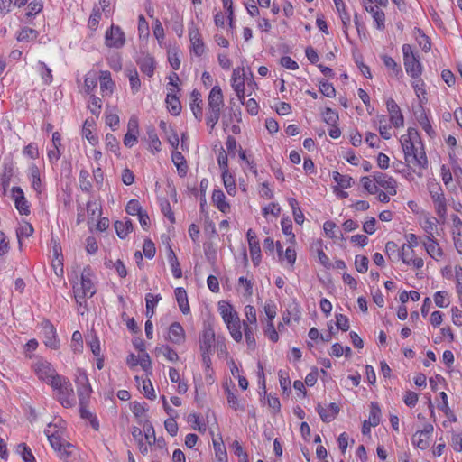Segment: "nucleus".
<instances>
[{
  "label": "nucleus",
  "mask_w": 462,
  "mask_h": 462,
  "mask_svg": "<svg viewBox=\"0 0 462 462\" xmlns=\"http://www.w3.org/2000/svg\"><path fill=\"white\" fill-rule=\"evenodd\" d=\"M79 377L78 382L81 384H88L84 386L82 390H79V412L80 416L83 419L91 420L94 416L93 414L87 409L86 402L89 396V393L91 392V388L88 384V379L87 374L84 371L79 370Z\"/></svg>",
  "instance_id": "obj_5"
},
{
  "label": "nucleus",
  "mask_w": 462,
  "mask_h": 462,
  "mask_svg": "<svg viewBox=\"0 0 462 462\" xmlns=\"http://www.w3.org/2000/svg\"><path fill=\"white\" fill-rule=\"evenodd\" d=\"M33 232H34L33 226L26 221L23 222L20 225V226L16 228V236L18 239V245H19L20 250L23 249L22 240L23 238H28L31 236H32Z\"/></svg>",
  "instance_id": "obj_27"
},
{
  "label": "nucleus",
  "mask_w": 462,
  "mask_h": 462,
  "mask_svg": "<svg viewBox=\"0 0 462 462\" xmlns=\"http://www.w3.org/2000/svg\"><path fill=\"white\" fill-rule=\"evenodd\" d=\"M386 106L392 125L396 128L403 126L404 118L397 103L393 98H389L386 101Z\"/></svg>",
  "instance_id": "obj_11"
},
{
  "label": "nucleus",
  "mask_w": 462,
  "mask_h": 462,
  "mask_svg": "<svg viewBox=\"0 0 462 462\" xmlns=\"http://www.w3.org/2000/svg\"><path fill=\"white\" fill-rule=\"evenodd\" d=\"M224 106V96L221 88L218 85L214 86L208 97L206 108V125L209 127L210 132L217 124Z\"/></svg>",
  "instance_id": "obj_1"
},
{
  "label": "nucleus",
  "mask_w": 462,
  "mask_h": 462,
  "mask_svg": "<svg viewBox=\"0 0 462 462\" xmlns=\"http://www.w3.org/2000/svg\"><path fill=\"white\" fill-rule=\"evenodd\" d=\"M192 101L190 103V109L195 116V118L200 122L203 117L202 112V100L200 98V93L194 89L191 93Z\"/></svg>",
  "instance_id": "obj_21"
},
{
  "label": "nucleus",
  "mask_w": 462,
  "mask_h": 462,
  "mask_svg": "<svg viewBox=\"0 0 462 462\" xmlns=\"http://www.w3.org/2000/svg\"><path fill=\"white\" fill-rule=\"evenodd\" d=\"M125 211L129 215L135 216L139 215L143 208L137 199H131L125 207Z\"/></svg>",
  "instance_id": "obj_62"
},
{
  "label": "nucleus",
  "mask_w": 462,
  "mask_h": 462,
  "mask_svg": "<svg viewBox=\"0 0 462 462\" xmlns=\"http://www.w3.org/2000/svg\"><path fill=\"white\" fill-rule=\"evenodd\" d=\"M125 43V35L118 25L112 24L105 33V44L108 48L120 49Z\"/></svg>",
  "instance_id": "obj_6"
},
{
  "label": "nucleus",
  "mask_w": 462,
  "mask_h": 462,
  "mask_svg": "<svg viewBox=\"0 0 462 462\" xmlns=\"http://www.w3.org/2000/svg\"><path fill=\"white\" fill-rule=\"evenodd\" d=\"M39 70L43 82L47 85L52 82L53 77L51 69L42 61H39Z\"/></svg>",
  "instance_id": "obj_50"
},
{
  "label": "nucleus",
  "mask_w": 462,
  "mask_h": 462,
  "mask_svg": "<svg viewBox=\"0 0 462 462\" xmlns=\"http://www.w3.org/2000/svg\"><path fill=\"white\" fill-rule=\"evenodd\" d=\"M431 199L433 200L437 215L445 219L447 214L446 199L439 185H435L430 189Z\"/></svg>",
  "instance_id": "obj_7"
},
{
  "label": "nucleus",
  "mask_w": 462,
  "mask_h": 462,
  "mask_svg": "<svg viewBox=\"0 0 462 462\" xmlns=\"http://www.w3.org/2000/svg\"><path fill=\"white\" fill-rule=\"evenodd\" d=\"M218 310L225 323L238 316L237 312L233 310V307L225 301L219 302Z\"/></svg>",
  "instance_id": "obj_32"
},
{
  "label": "nucleus",
  "mask_w": 462,
  "mask_h": 462,
  "mask_svg": "<svg viewBox=\"0 0 462 462\" xmlns=\"http://www.w3.org/2000/svg\"><path fill=\"white\" fill-rule=\"evenodd\" d=\"M323 120L331 126L337 125L338 121V115L329 107H327L326 110L322 114Z\"/></svg>",
  "instance_id": "obj_58"
},
{
  "label": "nucleus",
  "mask_w": 462,
  "mask_h": 462,
  "mask_svg": "<svg viewBox=\"0 0 462 462\" xmlns=\"http://www.w3.org/2000/svg\"><path fill=\"white\" fill-rule=\"evenodd\" d=\"M246 74L245 68L237 67L232 73V88L236 89L239 87H245Z\"/></svg>",
  "instance_id": "obj_33"
},
{
  "label": "nucleus",
  "mask_w": 462,
  "mask_h": 462,
  "mask_svg": "<svg viewBox=\"0 0 462 462\" xmlns=\"http://www.w3.org/2000/svg\"><path fill=\"white\" fill-rule=\"evenodd\" d=\"M400 252L397 244L393 241H389L385 245V253L389 259L392 261H399L400 260Z\"/></svg>",
  "instance_id": "obj_44"
},
{
  "label": "nucleus",
  "mask_w": 462,
  "mask_h": 462,
  "mask_svg": "<svg viewBox=\"0 0 462 462\" xmlns=\"http://www.w3.org/2000/svg\"><path fill=\"white\" fill-rule=\"evenodd\" d=\"M333 180L342 188L347 189L351 187L353 179L348 175L340 174L337 171L333 172Z\"/></svg>",
  "instance_id": "obj_47"
},
{
  "label": "nucleus",
  "mask_w": 462,
  "mask_h": 462,
  "mask_svg": "<svg viewBox=\"0 0 462 462\" xmlns=\"http://www.w3.org/2000/svg\"><path fill=\"white\" fill-rule=\"evenodd\" d=\"M335 5L337 7V10L339 13L341 21L343 23V25L345 27V33L346 34V28L350 24V14L346 11V5L343 0H334Z\"/></svg>",
  "instance_id": "obj_36"
},
{
  "label": "nucleus",
  "mask_w": 462,
  "mask_h": 462,
  "mask_svg": "<svg viewBox=\"0 0 462 462\" xmlns=\"http://www.w3.org/2000/svg\"><path fill=\"white\" fill-rule=\"evenodd\" d=\"M250 254L252 257V261L254 265H258L261 261V248L260 244L257 239V236L253 229H249L246 234Z\"/></svg>",
  "instance_id": "obj_12"
},
{
  "label": "nucleus",
  "mask_w": 462,
  "mask_h": 462,
  "mask_svg": "<svg viewBox=\"0 0 462 462\" xmlns=\"http://www.w3.org/2000/svg\"><path fill=\"white\" fill-rule=\"evenodd\" d=\"M413 249H411V245H403L400 252V260L405 264L411 265V258H413Z\"/></svg>",
  "instance_id": "obj_57"
},
{
  "label": "nucleus",
  "mask_w": 462,
  "mask_h": 462,
  "mask_svg": "<svg viewBox=\"0 0 462 462\" xmlns=\"http://www.w3.org/2000/svg\"><path fill=\"white\" fill-rule=\"evenodd\" d=\"M174 292L180 310L183 314H188L190 309L186 291L183 288L179 287L175 289Z\"/></svg>",
  "instance_id": "obj_29"
},
{
  "label": "nucleus",
  "mask_w": 462,
  "mask_h": 462,
  "mask_svg": "<svg viewBox=\"0 0 462 462\" xmlns=\"http://www.w3.org/2000/svg\"><path fill=\"white\" fill-rule=\"evenodd\" d=\"M143 252L146 258L152 259L155 255V245L151 239H145L143 245Z\"/></svg>",
  "instance_id": "obj_63"
},
{
  "label": "nucleus",
  "mask_w": 462,
  "mask_h": 462,
  "mask_svg": "<svg viewBox=\"0 0 462 462\" xmlns=\"http://www.w3.org/2000/svg\"><path fill=\"white\" fill-rule=\"evenodd\" d=\"M423 245L430 257L435 260H439V258L442 257L443 251L440 248L438 242L431 238V236H426V240L423 242Z\"/></svg>",
  "instance_id": "obj_20"
},
{
  "label": "nucleus",
  "mask_w": 462,
  "mask_h": 462,
  "mask_svg": "<svg viewBox=\"0 0 462 462\" xmlns=\"http://www.w3.org/2000/svg\"><path fill=\"white\" fill-rule=\"evenodd\" d=\"M243 324L246 344L249 347H254L255 346L254 332L257 327L249 326L245 321H244Z\"/></svg>",
  "instance_id": "obj_45"
},
{
  "label": "nucleus",
  "mask_w": 462,
  "mask_h": 462,
  "mask_svg": "<svg viewBox=\"0 0 462 462\" xmlns=\"http://www.w3.org/2000/svg\"><path fill=\"white\" fill-rule=\"evenodd\" d=\"M68 382V379L55 373L46 383L50 384L54 390L58 391L63 387L65 383Z\"/></svg>",
  "instance_id": "obj_51"
},
{
  "label": "nucleus",
  "mask_w": 462,
  "mask_h": 462,
  "mask_svg": "<svg viewBox=\"0 0 462 462\" xmlns=\"http://www.w3.org/2000/svg\"><path fill=\"white\" fill-rule=\"evenodd\" d=\"M369 260L365 255H356L355 259V266L358 273H365L368 270Z\"/></svg>",
  "instance_id": "obj_54"
},
{
  "label": "nucleus",
  "mask_w": 462,
  "mask_h": 462,
  "mask_svg": "<svg viewBox=\"0 0 462 462\" xmlns=\"http://www.w3.org/2000/svg\"><path fill=\"white\" fill-rule=\"evenodd\" d=\"M381 409L376 402H371L368 424L376 427L380 423Z\"/></svg>",
  "instance_id": "obj_39"
},
{
  "label": "nucleus",
  "mask_w": 462,
  "mask_h": 462,
  "mask_svg": "<svg viewBox=\"0 0 462 462\" xmlns=\"http://www.w3.org/2000/svg\"><path fill=\"white\" fill-rule=\"evenodd\" d=\"M42 334L44 337V344L52 349L60 346V340L57 337L56 328L49 319H44L41 323Z\"/></svg>",
  "instance_id": "obj_8"
},
{
  "label": "nucleus",
  "mask_w": 462,
  "mask_h": 462,
  "mask_svg": "<svg viewBox=\"0 0 462 462\" xmlns=\"http://www.w3.org/2000/svg\"><path fill=\"white\" fill-rule=\"evenodd\" d=\"M417 134L413 128H409L408 135L402 136L401 143L404 152V159L408 164L419 169H426L428 166V160L425 152L422 150L420 152L411 140L412 134Z\"/></svg>",
  "instance_id": "obj_2"
},
{
  "label": "nucleus",
  "mask_w": 462,
  "mask_h": 462,
  "mask_svg": "<svg viewBox=\"0 0 462 462\" xmlns=\"http://www.w3.org/2000/svg\"><path fill=\"white\" fill-rule=\"evenodd\" d=\"M114 82L111 79L109 71H102L100 76V88L103 93L111 94L113 91Z\"/></svg>",
  "instance_id": "obj_35"
},
{
  "label": "nucleus",
  "mask_w": 462,
  "mask_h": 462,
  "mask_svg": "<svg viewBox=\"0 0 462 462\" xmlns=\"http://www.w3.org/2000/svg\"><path fill=\"white\" fill-rule=\"evenodd\" d=\"M361 2L365 11L372 14L376 28L380 31H383L385 29V14L383 11L380 10L377 5H374L372 0H361Z\"/></svg>",
  "instance_id": "obj_9"
},
{
  "label": "nucleus",
  "mask_w": 462,
  "mask_h": 462,
  "mask_svg": "<svg viewBox=\"0 0 462 462\" xmlns=\"http://www.w3.org/2000/svg\"><path fill=\"white\" fill-rule=\"evenodd\" d=\"M79 181L80 189L83 192H86V193L91 192L92 183L89 180V172L87 170H85V169L80 170L79 176Z\"/></svg>",
  "instance_id": "obj_37"
},
{
  "label": "nucleus",
  "mask_w": 462,
  "mask_h": 462,
  "mask_svg": "<svg viewBox=\"0 0 462 462\" xmlns=\"http://www.w3.org/2000/svg\"><path fill=\"white\" fill-rule=\"evenodd\" d=\"M417 115V120L422 129L430 135H433L435 134L434 130L431 127V125L430 123V120L423 109V107L420 106V110L416 112Z\"/></svg>",
  "instance_id": "obj_30"
},
{
  "label": "nucleus",
  "mask_w": 462,
  "mask_h": 462,
  "mask_svg": "<svg viewBox=\"0 0 462 462\" xmlns=\"http://www.w3.org/2000/svg\"><path fill=\"white\" fill-rule=\"evenodd\" d=\"M13 197L16 209L20 214L28 216L30 214V205L24 197L23 191L20 187L12 189Z\"/></svg>",
  "instance_id": "obj_13"
},
{
  "label": "nucleus",
  "mask_w": 462,
  "mask_h": 462,
  "mask_svg": "<svg viewBox=\"0 0 462 462\" xmlns=\"http://www.w3.org/2000/svg\"><path fill=\"white\" fill-rule=\"evenodd\" d=\"M226 400L228 406L234 411H245V406L241 404L240 400L234 391L230 390L228 386L226 387Z\"/></svg>",
  "instance_id": "obj_31"
},
{
  "label": "nucleus",
  "mask_w": 462,
  "mask_h": 462,
  "mask_svg": "<svg viewBox=\"0 0 462 462\" xmlns=\"http://www.w3.org/2000/svg\"><path fill=\"white\" fill-rule=\"evenodd\" d=\"M100 20H101V11H100L99 7L95 5L92 9V13L88 19V27L91 30L95 31L97 28Z\"/></svg>",
  "instance_id": "obj_48"
},
{
  "label": "nucleus",
  "mask_w": 462,
  "mask_h": 462,
  "mask_svg": "<svg viewBox=\"0 0 462 462\" xmlns=\"http://www.w3.org/2000/svg\"><path fill=\"white\" fill-rule=\"evenodd\" d=\"M156 351L162 352L167 360L171 362H177L179 360L177 352L168 345L156 347Z\"/></svg>",
  "instance_id": "obj_52"
},
{
  "label": "nucleus",
  "mask_w": 462,
  "mask_h": 462,
  "mask_svg": "<svg viewBox=\"0 0 462 462\" xmlns=\"http://www.w3.org/2000/svg\"><path fill=\"white\" fill-rule=\"evenodd\" d=\"M361 183L364 189L370 194H375L378 192L376 182H373L369 176H364L361 178Z\"/></svg>",
  "instance_id": "obj_61"
},
{
  "label": "nucleus",
  "mask_w": 462,
  "mask_h": 462,
  "mask_svg": "<svg viewBox=\"0 0 462 462\" xmlns=\"http://www.w3.org/2000/svg\"><path fill=\"white\" fill-rule=\"evenodd\" d=\"M30 178L32 180V189L41 193V178H40V171L36 165H32L30 169Z\"/></svg>",
  "instance_id": "obj_43"
},
{
  "label": "nucleus",
  "mask_w": 462,
  "mask_h": 462,
  "mask_svg": "<svg viewBox=\"0 0 462 462\" xmlns=\"http://www.w3.org/2000/svg\"><path fill=\"white\" fill-rule=\"evenodd\" d=\"M454 271L457 282V293L458 295L459 300L462 301V266L456 265Z\"/></svg>",
  "instance_id": "obj_64"
},
{
  "label": "nucleus",
  "mask_w": 462,
  "mask_h": 462,
  "mask_svg": "<svg viewBox=\"0 0 462 462\" xmlns=\"http://www.w3.org/2000/svg\"><path fill=\"white\" fill-rule=\"evenodd\" d=\"M97 79L95 74L88 73L87 74L84 80V90L87 94H90V92L97 87Z\"/></svg>",
  "instance_id": "obj_60"
},
{
  "label": "nucleus",
  "mask_w": 462,
  "mask_h": 462,
  "mask_svg": "<svg viewBox=\"0 0 462 462\" xmlns=\"http://www.w3.org/2000/svg\"><path fill=\"white\" fill-rule=\"evenodd\" d=\"M222 180L227 193L229 195H235L236 182L234 177L231 175L228 170H224L222 171Z\"/></svg>",
  "instance_id": "obj_38"
},
{
  "label": "nucleus",
  "mask_w": 462,
  "mask_h": 462,
  "mask_svg": "<svg viewBox=\"0 0 462 462\" xmlns=\"http://www.w3.org/2000/svg\"><path fill=\"white\" fill-rule=\"evenodd\" d=\"M319 91L328 97H334L336 96V89L332 84L326 80L319 82Z\"/></svg>",
  "instance_id": "obj_59"
},
{
  "label": "nucleus",
  "mask_w": 462,
  "mask_h": 462,
  "mask_svg": "<svg viewBox=\"0 0 462 462\" xmlns=\"http://www.w3.org/2000/svg\"><path fill=\"white\" fill-rule=\"evenodd\" d=\"M212 201L222 213L230 211V205L226 201V196L220 189H215L212 194Z\"/></svg>",
  "instance_id": "obj_24"
},
{
  "label": "nucleus",
  "mask_w": 462,
  "mask_h": 462,
  "mask_svg": "<svg viewBox=\"0 0 462 462\" xmlns=\"http://www.w3.org/2000/svg\"><path fill=\"white\" fill-rule=\"evenodd\" d=\"M316 411L320 416L322 421L328 423L337 417L340 409L335 402H331L328 408H324L320 403H319L316 407Z\"/></svg>",
  "instance_id": "obj_16"
},
{
  "label": "nucleus",
  "mask_w": 462,
  "mask_h": 462,
  "mask_svg": "<svg viewBox=\"0 0 462 462\" xmlns=\"http://www.w3.org/2000/svg\"><path fill=\"white\" fill-rule=\"evenodd\" d=\"M94 276L93 270L90 266L84 267L81 277H80V288L74 289L76 302L82 305V301L85 298H91L95 293L96 290L92 282Z\"/></svg>",
  "instance_id": "obj_3"
},
{
  "label": "nucleus",
  "mask_w": 462,
  "mask_h": 462,
  "mask_svg": "<svg viewBox=\"0 0 462 462\" xmlns=\"http://www.w3.org/2000/svg\"><path fill=\"white\" fill-rule=\"evenodd\" d=\"M288 202H289V205L291 206V208L292 209V214H293L294 221L298 225H302V223L304 222V215H303L302 211L300 210V208L298 206L297 199H294V198H290V199H288Z\"/></svg>",
  "instance_id": "obj_41"
},
{
  "label": "nucleus",
  "mask_w": 462,
  "mask_h": 462,
  "mask_svg": "<svg viewBox=\"0 0 462 462\" xmlns=\"http://www.w3.org/2000/svg\"><path fill=\"white\" fill-rule=\"evenodd\" d=\"M136 62L143 74L147 75L148 77H152L153 75L154 60L152 56L148 54L143 55L136 60Z\"/></svg>",
  "instance_id": "obj_22"
},
{
  "label": "nucleus",
  "mask_w": 462,
  "mask_h": 462,
  "mask_svg": "<svg viewBox=\"0 0 462 462\" xmlns=\"http://www.w3.org/2000/svg\"><path fill=\"white\" fill-rule=\"evenodd\" d=\"M58 392V400L60 403L65 407L69 408L75 405L76 400L74 396V391L70 382L65 383L63 387L60 388Z\"/></svg>",
  "instance_id": "obj_10"
},
{
  "label": "nucleus",
  "mask_w": 462,
  "mask_h": 462,
  "mask_svg": "<svg viewBox=\"0 0 462 462\" xmlns=\"http://www.w3.org/2000/svg\"><path fill=\"white\" fill-rule=\"evenodd\" d=\"M374 180L376 182V185L381 186L385 189L389 194L394 195L396 194V181L393 178L387 176L385 173L381 171H376L373 175Z\"/></svg>",
  "instance_id": "obj_15"
},
{
  "label": "nucleus",
  "mask_w": 462,
  "mask_h": 462,
  "mask_svg": "<svg viewBox=\"0 0 462 462\" xmlns=\"http://www.w3.org/2000/svg\"><path fill=\"white\" fill-rule=\"evenodd\" d=\"M147 134L150 142V148L159 152L161 150V141L158 138L155 129H148Z\"/></svg>",
  "instance_id": "obj_56"
},
{
  "label": "nucleus",
  "mask_w": 462,
  "mask_h": 462,
  "mask_svg": "<svg viewBox=\"0 0 462 462\" xmlns=\"http://www.w3.org/2000/svg\"><path fill=\"white\" fill-rule=\"evenodd\" d=\"M174 91L175 89H171V92L167 94L166 103L169 112L173 116H179L181 111V104Z\"/></svg>",
  "instance_id": "obj_23"
},
{
  "label": "nucleus",
  "mask_w": 462,
  "mask_h": 462,
  "mask_svg": "<svg viewBox=\"0 0 462 462\" xmlns=\"http://www.w3.org/2000/svg\"><path fill=\"white\" fill-rule=\"evenodd\" d=\"M114 226L117 236L121 239H125L128 234L133 231L132 221L127 217H125L123 221H116Z\"/></svg>",
  "instance_id": "obj_28"
},
{
  "label": "nucleus",
  "mask_w": 462,
  "mask_h": 462,
  "mask_svg": "<svg viewBox=\"0 0 462 462\" xmlns=\"http://www.w3.org/2000/svg\"><path fill=\"white\" fill-rule=\"evenodd\" d=\"M51 424L48 425V428L44 430L45 435L48 438V440L55 451H61L62 447L65 445L61 439V437L57 432L51 431Z\"/></svg>",
  "instance_id": "obj_26"
},
{
  "label": "nucleus",
  "mask_w": 462,
  "mask_h": 462,
  "mask_svg": "<svg viewBox=\"0 0 462 462\" xmlns=\"http://www.w3.org/2000/svg\"><path fill=\"white\" fill-rule=\"evenodd\" d=\"M382 60L383 61L384 66L387 69H391L395 77H399L402 74V69L401 66L398 65L392 57L388 55H383Z\"/></svg>",
  "instance_id": "obj_40"
},
{
  "label": "nucleus",
  "mask_w": 462,
  "mask_h": 462,
  "mask_svg": "<svg viewBox=\"0 0 462 462\" xmlns=\"http://www.w3.org/2000/svg\"><path fill=\"white\" fill-rule=\"evenodd\" d=\"M17 452L22 456L24 462H36L32 450L25 443H20L16 448Z\"/></svg>",
  "instance_id": "obj_46"
},
{
  "label": "nucleus",
  "mask_w": 462,
  "mask_h": 462,
  "mask_svg": "<svg viewBox=\"0 0 462 462\" xmlns=\"http://www.w3.org/2000/svg\"><path fill=\"white\" fill-rule=\"evenodd\" d=\"M189 35L192 46V51L195 55L201 56L204 53V42L198 28L194 26L193 23L189 27Z\"/></svg>",
  "instance_id": "obj_14"
},
{
  "label": "nucleus",
  "mask_w": 462,
  "mask_h": 462,
  "mask_svg": "<svg viewBox=\"0 0 462 462\" xmlns=\"http://www.w3.org/2000/svg\"><path fill=\"white\" fill-rule=\"evenodd\" d=\"M215 343V332L213 328H207L203 330L199 337V348L201 353H212V347Z\"/></svg>",
  "instance_id": "obj_17"
},
{
  "label": "nucleus",
  "mask_w": 462,
  "mask_h": 462,
  "mask_svg": "<svg viewBox=\"0 0 462 462\" xmlns=\"http://www.w3.org/2000/svg\"><path fill=\"white\" fill-rule=\"evenodd\" d=\"M169 262H170V264L171 267V272H172L173 276L175 278H180L182 275V271L180 269L178 258L171 248H170Z\"/></svg>",
  "instance_id": "obj_42"
},
{
  "label": "nucleus",
  "mask_w": 462,
  "mask_h": 462,
  "mask_svg": "<svg viewBox=\"0 0 462 462\" xmlns=\"http://www.w3.org/2000/svg\"><path fill=\"white\" fill-rule=\"evenodd\" d=\"M412 443L420 449H426L429 447V439L422 433L417 431L411 438Z\"/></svg>",
  "instance_id": "obj_53"
},
{
  "label": "nucleus",
  "mask_w": 462,
  "mask_h": 462,
  "mask_svg": "<svg viewBox=\"0 0 462 462\" xmlns=\"http://www.w3.org/2000/svg\"><path fill=\"white\" fill-rule=\"evenodd\" d=\"M213 445H214L216 457L218 458L219 462H226L227 456H226V448L224 446L223 441L222 440L217 441L214 439Z\"/></svg>",
  "instance_id": "obj_49"
},
{
  "label": "nucleus",
  "mask_w": 462,
  "mask_h": 462,
  "mask_svg": "<svg viewBox=\"0 0 462 462\" xmlns=\"http://www.w3.org/2000/svg\"><path fill=\"white\" fill-rule=\"evenodd\" d=\"M162 297L160 294L153 295L152 293H147L145 296L146 301V317L151 319L154 314V307L161 300Z\"/></svg>",
  "instance_id": "obj_34"
},
{
  "label": "nucleus",
  "mask_w": 462,
  "mask_h": 462,
  "mask_svg": "<svg viewBox=\"0 0 462 462\" xmlns=\"http://www.w3.org/2000/svg\"><path fill=\"white\" fill-rule=\"evenodd\" d=\"M227 328L230 332L232 338L236 342H241L243 338V334L241 331V321L238 316H236L234 319L229 320L226 323Z\"/></svg>",
  "instance_id": "obj_25"
},
{
  "label": "nucleus",
  "mask_w": 462,
  "mask_h": 462,
  "mask_svg": "<svg viewBox=\"0 0 462 462\" xmlns=\"http://www.w3.org/2000/svg\"><path fill=\"white\" fill-rule=\"evenodd\" d=\"M37 36H38L37 31H35L34 29H32V28L25 27L20 32V33L17 37V40L19 42H28L32 39L36 38Z\"/></svg>",
  "instance_id": "obj_55"
},
{
  "label": "nucleus",
  "mask_w": 462,
  "mask_h": 462,
  "mask_svg": "<svg viewBox=\"0 0 462 462\" xmlns=\"http://www.w3.org/2000/svg\"><path fill=\"white\" fill-rule=\"evenodd\" d=\"M403 63L407 74L412 79H418L422 72V66L419 60V57L413 53L410 44L402 45Z\"/></svg>",
  "instance_id": "obj_4"
},
{
  "label": "nucleus",
  "mask_w": 462,
  "mask_h": 462,
  "mask_svg": "<svg viewBox=\"0 0 462 462\" xmlns=\"http://www.w3.org/2000/svg\"><path fill=\"white\" fill-rule=\"evenodd\" d=\"M34 372L40 380L47 382L55 373V369L51 364L42 360L34 365Z\"/></svg>",
  "instance_id": "obj_18"
},
{
  "label": "nucleus",
  "mask_w": 462,
  "mask_h": 462,
  "mask_svg": "<svg viewBox=\"0 0 462 462\" xmlns=\"http://www.w3.org/2000/svg\"><path fill=\"white\" fill-rule=\"evenodd\" d=\"M169 340L176 345L185 341V331L179 322H173L169 328Z\"/></svg>",
  "instance_id": "obj_19"
}]
</instances>
